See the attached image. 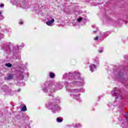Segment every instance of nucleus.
Wrapping results in <instances>:
<instances>
[{"label": "nucleus", "mask_w": 128, "mask_h": 128, "mask_svg": "<svg viewBox=\"0 0 128 128\" xmlns=\"http://www.w3.org/2000/svg\"><path fill=\"white\" fill-rule=\"evenodd\" d=\"M80 74L78 72H74V73L66 74L63 75V79H69L72 80V78L74 80H74L72 82L68 84V82H65L64 86L66 88V90L67 92H70V94L71 96H73L74 98L79 100V102H82V100L80 98L79 95H76L74 94H78V92H84V90L83 88L80 89H71L74 86H84V78H80Z\"/></svg>", "instance_id": "nucleus-1"}, {"label": "nucleus", "mask_w": 128, "mask_h": 128, "mask_svg": "<svg viewBox=\"0 0 128 128\" xmlns=\"http://www.w3.org/2000/svg\"><path fill=\"white\" fill-rule=\"evenodd\" d=\"M42 88L44 92H48V90H50V92L52 94V92H54V90H58L62 88L64 86L60 84H54L50 82H46L42 85Z\"/></svg>", "instance_id": "nucleus-2"}, {"label": "nucleus", "mask_w": 128, "mask_h": 128, "mask_svg": "<svg viewBox=\"0 0 128 128\" xmlns=\"http://www.w3.org/2000/svg\"><path fill=\"white\" fill-rule=\"evenodd\" d=\"M58 102H60V98H56V102L52 100L48 102V108L53 114H56L60 110V107L58 105Z\"/></svg>", "instance_id": "nucleus-3"}, {"label": "nucleus", "mask_w": 128, "mask_h": 128, "mask_svg": "<svg viewBox=\"0 0 128 128\" xmlns=\"http://www.w3.org/2000/svg\"><path fill=\"white\" fill-rule=\"evenodd\" d=\"M111 94H112L113 96H115L116 100V98L122 100V93H120V91L118 88L113 89Z\"/></svg>", "instance_id": "nucleus-4"}, {"label": "nucleus", "mask_w": 128, "mask_h": 128, "mask_svg": "<svg viewBox=\"0 0 128 128\" xmlns=\"http://www.w3.org/2000/svg\"><path fill=\"white\" fill-rule=\"evenodd\" d=\"M2 89L4 90V92L6 94H10L11 95L12 94H11L12 92V89L8 88V86H2Z\"/></svg>", "instance_id": "nucleus-5"}, {"label": "nucleus", "mask_w": 128, "mask_h": 128, "mask_svg": "<svg viewBox=\"0 0 128 128\" xmlns=\"http://www.w3.org/2000/svg\"><path fill=\"white\" fill-rule=\"evenodd\" d=\"M54 22V19L50 17L49 18V20L46 22V24L49 26H54V24H52Z\"/></svg>", "instance_id": "nucleus-6"}, {"label": "nucleus", "mask_w": 128, "mask_h": 128, "mask_svg": "<svg viewBox=\"0 0 128 128\" xmlns=\"http://www.w3.org/2000/svg\"><path fill=\"white\" fill-rule=\"evenodd\" d=\"M24 43H22L21 46H15L13 47V52H18V50H20V48H24Z\"/></svg>", "instance_id": "nucleus-7"}, {"label": "nucleus", "mask_w": 128, "mask_h": 128, "mask_svg": "<svg viewBox=\"0 0 128 128\" xmlns=\"http://www.w3.org/2000/svg\"><path fill=\"white\" fill-rule=\"evenodd\" d=\"M124 74L122 72H120V73H118V74L115 75V78L116 80H122L124 78Z\"/></svg>", "instance_id": "nucleus-8"}, {"label": "nucleus", "mask_w": 128, "mask_h": 128, "mask_svg": "<svg viewBox=\"0 0 128 128\" xmlns=\"http://www.w3.org/2000/svg\"><path fill=\"white\" fill-rule=\"evenodd\" d=\"M90 72H94L96 70V66L94 64H91L90 66Z\"/></svg>", "instance_id": "nucleus-9"}, {"label": "nucleus", "mask_w": 128, "mask_h": 128, "mask_svg": "<svg viewBox=\"0 0 128 128\" xmlns=\"http://www.w3.org/2000/svg\"><path fill=\"white\" fill-rule=\"evenodd\" d=\"M14 78V75L12 74H8L6 77L5 78V80H12Z\"/></svg>", "instance_id": "nucleus-10"}, {"label": "nucleus", "mask_w": 128, "mask_h": 128, "mask_svg": "<svg viewBox=\"0 0 128 128\" xmlns=\"http://www.w3.org/2000/svg\"><path fill=\"white\" fill-rule=\"evenodd\" d=\"M100 36H104V38H106V36H108V32H100Z\"/></svg>", "instance_id": "nucleus-11"}, {"label": "nucleus", "mask_w": 128, "mask_h": 128, "mask_svg": "<svg viewBox=\"0 0 128 128\" xmlns=\"http://www.w3.org/2000/svg\"><path fill=\"white\" fill-rule=\"evenodd\" d=\"M74 126L75 128H80V124L77 123L76 124H74Z\"/></svg>", "instance_id": "nucleus-12"}, {"label": "nucleus", "mask_w": 128, "mask_h": 128, "mask_svg": "<svg viewBox=\"0 0 128 128\" xmlns=\"http://www.w3.org/2000/svg\"><path fill=\"white\" fill-rule=\"evenodd\" d=\"M54 74L52 72H50V76L51 78H54Z\"/></svg>", "instance_id": "nucleus-13"}, {"label": "nucleus", "mask_w": 128, "mask_h": 128, "mask_svg": "<svg viewBox=\"0 0 128 128\" xmlns=\"http://www.w3.org/2000/svg\"><path fill=\"white\" fill-rule=\"evenodd\" d=\"M22 112H26V106H24L22 108H21Z\"/></svg>", "instance_id": "nucleus-14"}, {"label": "nucleus", "mask_w": 128, "mask_h": 128, "mask_svg": "<svg viewBox=\"0 0 128 128\" xmlns=\"http://www.w3.org/2000/svg\"><path fill=\"white\" fill-rule=\"evenodd\" d=\"M92 28H96V30H94V34H96V32H98V27H96L95 25H92Z\"/></svg>", "instance_id": "nucleus-15"}, {"label": "nucleus", "mask_w": 128, "mask_h": 128, "mask_svg": "<svg viewBox=\"0 0 128 128\" xmlns=\"http://www.w3.org/2000/svg\"><path fill=\"white\" fill-rule=\"evenodd\" d=\"M5 66H7V68H12V65L10 63L6 64Z\"/></svg>", "instance_id": "nucleus-16"}, {"label": "nucleus", "mask_w": 128, "mask_h": 128, "mask_svg": "<svg viewBox=\"0 0 128 128\" xmlns=\"http://www.w3.org/2000/svg\"><path fill=\"white\" fill-rule=\"evenodd\" d=\"M78 22H82V17H79L78 19Z\"/></svg>", "instance_id": "nucleus-17"}, {"label": "nucleus", "mask_w": 128, "mask_h": 128, "mask_svg": "<svg viewBox=\"0 0 128 128\" xmlns=\"http://www.w3.org/2000/svg\"><path fill=\"white\" fill-rule=\"evenodd\" d=\"M58 122H62V118H58L56 119Z\"/></svg>", "instance_id": "nucleus-18"}, {"label": "nucleus", "mask_w": 128, "mask_h": 128, "mask_svg": "<svg viewBox=\"0 0 128 128\" xmlns=\"http://www.w3.org/2000/svg\"><path fill=\"white\" fill-rule=\"evenodd\" d=\"M2 12L0 10V20H2L4 18V16L2 14Z\"/></svg>", "instance_id": "nucleus-19"}, {"label": "nucleus", "mask_w": 128, "mask_h": 128, "mask_svg": "<svg viewBox=\"0 0 128 128\" xmlns=\"http://www.w3.org/2000/svg\"><path fill=\"white\" fill-rule=\"evenodd\" d=\"M95 62H96V64H100V61L98 60V58H96Z\"/></svg>", "instance_id": "nucleus-20"}, {"label": "nucleus", "mask_w": 128, "mask_h": 128, "mask_svg": "<svg viewBox=\"0 0 128 128\" xmlns=\"http://www.w3.org/2000/svg\"><path fill=\"white\" fill-rule=\"evenodd\" d=\"M102 52H103L102 49H100L98 50L99 54H102Z\"/></svg>", "instance_id": "nucleus-21"}, {"label": "nucleus", "mask_w": 128, "mask_h": 128, "mask_svg": "<svg viewBox=\"0 0 128 128\" xmlns=\"http://www.w3.org/2000/svg\"><path fill=\"white\" fill-rule=\"evenodd\" d=\"M94 40H98V37L96 36L94 38Z\"/></svg>", "instance_id": "nucleus-22"}, {"label": "nucleus", "mask_w": 128, "mask_h": 128, "mask_svg": "<svg viewBox=\"0 0 128 128\" xmlns=\"http://www.w3.org/2000/svg\"><path fill=\"white\" fill-rule=\"evenodd\" d=\"M0 8H4V4H0Z\"/></svg>", "instance_id": "nucleus-23"}, {"label": "nucleus", "mask_w": 128, "mask_h": 128, "mask_svg": "<svg viewBox=\"0 0 128 128\" xmlns=\"http://www.w3.org/2000/svg\"><path fill=\"white\" fill-rule=\"evenodd\" d=\"M16 58L18 60H20V56H18V57H16Z\"/></svg>", "instance_id": "nucleus-24"}, {"label": "nucleus", "mask_w": 128, "mask_h": 128, "mask_svg": "<svg viewBox=\"0 0 128 128\" xmlns=\"http://www.w3.org/2000/svg\"><path fill=\"white\" fill-rule=\"evenodd\" d=\"M77 24H76V23H73V26H76Z\"/></svg>", "instance_id": "nucleus-25"}, {"label": "nucleus", "mask_w": 128, "mask_h": 128, "mask_svg": "<svg viewBox=\"0 0 128 128\" xmlns=\"http://www.w3.org/2000/svg\"><path fill=\"white\" fill-rule=\"evenodd\" d=\"M19 24H24V22H22V21H20Z\"/></svg>", "instance_id": "nucleus-26"}, {"label": "nucleus", "mask_w": 128, "mask_h": 128, "mask_svg": "<svg viewBox=\"0 0 128 128\" xmlns=\"http://www.w3.org/2000/svg\"><path fill=\"white\" fill-rule=\"evenodd\" d=\"M21 8H24V6H20Z\"/></svg>", "instance_id": "nucleus-27"}, {"label": "nucleus", "mask_w": 128, "mask_h": 128, "mask_svg": "<svg viewBox=\"0 0 128 128\" xmlns=\"http://www.w3.org/2000/svg\"><path fill=\"white\" fill-rule=\"evenodd\" d=\"M18 92H20V89H18Z\"/></svg>", "instance_id": "nucleus-28"}, {"label": "nucleus", "mask_w": 128, "mask_h": 128, "mask_svg": "<svg viewBox=\"0 0 128 128\" xmlns=\"http://www.w3.org/2000/svg\"><path fill=\"white\" fill-rule=\"evenodd\" d=\"M48 96H52V95L50 94H48Z\"/></svg>", "instance_id": "nucleus-29"}, {"label": "nucleus", "mask_w": 128, "mask_h": 128, "mask_svg": "<svg viewBox=\"0 0 128 128\" xmlns=\"http://www.w3.org/2000/svg\"><path fill=\"white\" fill-rule=\"evenodd\" d=\"M26 76H28V74L26 73Z\"/></svg>", "instance_id": "nucleus-30"}, {"label": "nucleus", "mask_w": 128, "mask_h": 128, "mask_svg": "<svg viewBox=\"0 0 128 128\" xmlns=\"http://www.w3.org/2000/svg\"><path fill=\"white\" fill-rule=\"evenodd\" d=\"M126 120H128V118H126Z\"/></svg>", "instance_id": "nucleus-31"}, {"label": "nucleus", "mask_w": 128, "mask_h": 128, "mask_svg": "<svg viewBox=\"0 0 128 128\" xmlns=\"http://www.w3.org/2000/svg\"><path fill=\"white\" fill-rule=\"evenodd\" d=\"M24 78V76H23L22 78Z\"/></svg>", "instance_id": "nucleus-32"}, {"label": "nucleus", "mask_w": 128, "mask_h": 128, "mask_svg": "<svg viewBox=\"0 0 128 128\" xmlns=\"http://www.w3.org/2000/svg\"><path fill=\"white\" fill-rule=\"evenodd\" d=\"M74 12H76V11H74Z\"/></svg>", "instance_id": "nucleus-33"}, {"label": "nucleus", "mask_w": 128, "mask_h": 128, "mask_svg": "<svg viewBox=\"0 0 128 128\" xmlns=\"http://www.w3.org/2000/svg\"><path fill=\"white\" fill-rule=\"evenodd\" d=\"M65 0L67 1L68 0Z\"/></svg>", "instance_id": "nucleus-34"}]
</instances>
